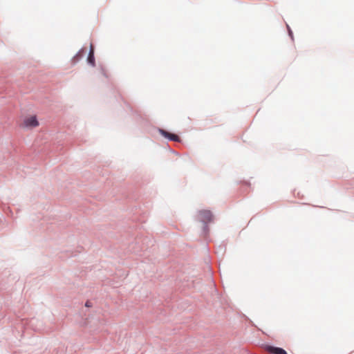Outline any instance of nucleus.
<instances>
[{"mask_svg": "<svg viewBox=\"0 0 354 354\" xmlns=\"http://www.w3.org/2000/svg\"><path fill=\"white\" fill-rule=\"evenodd\" d=\"M87 63L91 66H95V53L94 51L89 50L87 59Z\"/></svg>", "mask_w": 354, "mask_h": 354, "instance_id": "nucleus-6", "label": "nucleus"}, {"mask_svg": "<svg viewBox=\"0 0 354 354\" xmlns=\"http://www.w3.org/2000/svg\"><path fill=\"white\" fill-rule=\"evenodd\" d=\"M158 131L162 137H164L165 138H166L167 140H168L169 141H174V142H181L180 138L175 133H170V132H169L163 129H161V128H158Z\"/></svg>", "mask_w": 354, "mask_h": 354, "instance_id": "nucleus-2", "label": "nucleus"}, {"mask_svg": "<svg viewBox=\"0 0 354 354\" xmlns=\"http://www.w3.org/2000/svg\"><path fill=\"white\" fill-rule=\"evenodd\" d=\"M85 306L86 307H91L92 306V302L90 301H87L86 303H85Z\"/></svg>", "mask_w": 354, "mask_h": 354, "instance_id": "nucleus-10", "label": "nucleus"}, {"mask_svg": "<svg viewBox=\"0 0 354 354\" xmlns=\"http://www.w3.org/2000/svg\"><path fill=\"white\" fill-rule=\"evenodd\" d=\"M286 26H287L289 36L290 37L292 40H294V37H293V33H292V30L290 29V26L288 24L286 25Z\"/></svg>", "mask_w": 354, "mask_h": 354, "instance_id": "nucleus-8", "label": "nucleus"}, {"mask_svg": "<svg viewBox=\"0 0 354 354\" xmlns=\"http://www.w3.org/2000/svg\"><path fill=\"white\" fill-rule=\"evenodd\" d=\"M85 50L84 48H81L72 58V62L73 64L77 63L84 56Z\"/></svg>", "mask_w": 354, "mask_h": 354, "instance_id": "nucleus-5", "label": "nucleus"}, {"mask_svg": "<svg viewBox=\"0 0 354 354\" xmlns=\"http://www.w3.org/2000/svg\"><path fill=\"white\" fill-rule=\"evenodd\" d=\"M89 50L94 51V48H93V45H92V44H91V46H90V49H89Z\"/></svg>", "mask_w": 354, "mask_h": 354, "instance_id": "nucleus-11", "label": "nucleus"}, {"mask_svg": "<svg viewBox=\"0 0 354 354\" xmlns=\"http://www.w3.org/2000/svg\"><path fill=\"white\" fill-rule=\"evenodd\" d=\"M24 124L26 127H35L39 125V122L35 115L30 116L24 120Z\"/></svg>", "mask_w": 354, "mask_h": 354, "instance_id": "nucleus-4", "label": "nucleus"}, {"mask_svg": "<svg viewBox=\"0 0 354 354\" xmlns=\"http://www.w3.org/2000/svg\"><path fill=\"white\" fill-rule=\"evenodd\" d=\"M264 348L270 354H288L286 351L281 347L266 344Z\"/></svg>", "mask_w": 354, "mask_h": 354, "instance_id": "nucleus-3", "label": "nucleus"}, {"mask_svg": "<svg viewBox=\"0 0 354 354\" xmlns=\"http://www.w3.org/2000/svg\"><path fill=\"white\" fill-rule=\"evenodd\" d=\"M100 70H101V73H102V74L105 77H107V75H106V71H105L104 68L102 66H101V67H100Z\"/></svg>", "mask_w": 354, "mask_h": 354, "instance_id": "nucleus-9", "label": "nucleus"}, {"mask_svg": "<svg viewBox=\"0 0 354 354\" xmlns=\"http://www.w3.org/2000/svg\"><path fill=\"white\" fill-rule=\"evenodd\" d=\"M196 220L201 223L212 222L213 220V214L210 210H198L196 216Z\"/></svg>", "mask_w": 354, "mask_h": 354, "instance_id": "nucleus-1", "label": "nucleus"}, {"mask_svg": "<svg viewBox=\"0 0 354 354\" xmlns=\"http://www.w3.org/2000/svg\"><path fill=\"white\" fill-rule=\"evenodd\" d=\"M209 222H205L202 223L203 224V228H202V234L203 236H207L209 234V228L208 227V223Z\"/></svg>", "mask_w": 354, "mask_h": 354, "instance_id": "nucleus-7", "label": "nucleus"}]
</instances>
